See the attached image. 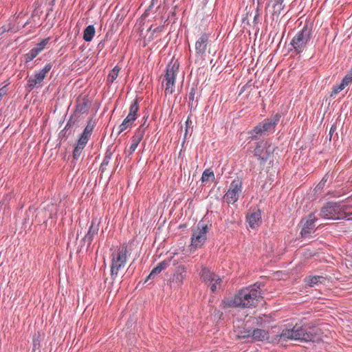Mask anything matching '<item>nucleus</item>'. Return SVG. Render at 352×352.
I'll list each match as a JSON object with an SVG mask.
<instances>
[{
	"instance_id": "15",
	"label": "nucleus",
	"mask_w": 352,
	"mask_h": 352,
	"mask_svg": "<svg viewBox=\"0 0 352 352\" xmlns=\"http://www.w3.org/2000/svg\"><path fill=\"white\" fill-rule=\"evenodd\" d=\"M247 221L252 229L258 228L261 223V212L257 208H250L246 215Z\"/></svg>"
},
{
	"instance_id": "21",
	"label": "nucleus",
	"mask_w": 352,
	"mask_h": 352,
	"mask_svg": "<svg viewBox=\"0 0 352 352\" xmlns=\"http://www.w3.org/2000/svg\"><path fill=\"white\" fill-rule=\"evenodd\" d=\"M325 279L322 276H308L305 278V282L309 287H314L318 284L323 283Z\"/></svg>"
},
{
	"instance_id": "35",
	"label": "nucleus",
	"mask_w": 352,
	"mask_h": 352,
	"mask_svg": "<svg viewBox=\"0 0 352 352\" xmlns=\"http://www.w3.org/2000/svg\"><path fill=\"white\" fill-rule=\"evenodd\" d=\"M161 272V270L157 266H156L152 270V271L148 276L147 280L150 278H153L157 274H160Z\"/></svg>"
},
{
	"instance_id": "25",
	"label": "nucleus",
	"mask_w": 352,
	"mask_h": 352,
	"mask_svg": "<svg viewBox=\"0 0 352 352\" xmlns=\"http://www.w3.org/2000/svg\"><path fill=\"white\" fill-rule=\"evenodd\" d=\"M135 121L129 118H125L122 122L118 126V135L120 134L127 129H129L132 126L133 122Z\"/></svg>"
},
{
	"instance_id": "17",
	"label": "nucleus",
	"mask_w": 352,
	"mask_h": 352,
	"mask_svg": "<svg viewBox=\"0 0 352 352\" xmlns=\"http://www.w3.org/2000/svg\"><path fill=\"white\" fill-rule=\"evenodd\" d=\"M144 124L140 126L135 133H134L133 136L132 137V143L129 147V155L132 154L135 149L137 148L139 143L142 140V139L144 137V133H145V127L144 126Z\"/></svg>"
},
{
	"instance_id": "12",
	"label": "nucleus",
	"mask_w": 352,
	"mask_h": 352,
	"mask_svg": "<svg viewBox=\"0 0 352 352\" xmlns=\"http://www.w3.org/2000/svg\"><path fill=\"white\" fill-rule=\"evenodd\" d=\"M320 216L328 219H340L343 217V214L341 213V209L336 204L328 203L322 208Z\"/></svg>"
},
{
	"instance_id": "33",
	"label": "nucleus",
	"mask_w": 352,
	"mask_h": 352,
	"mask_svg": "<svg viewBox=\"0 0 352 352\" xmlns=\"http://www.w3.org/2000/svg\"><path fill=\"white\" fill-rule=\"evenodd\" d=\"M50 38L43 39L40 43L36 44L34 47L38 50L41 52L45 48L46 45L49 43Z\"/></svg>"
},
{
	"instance_id": "24",
	"label": "nucleus",
	"mask_w": 352,
	"mask_h": 352,
	"mask_svg": "<svg viewBox=\"0 0 352 352\" xmlns=\"http://www.w3.org/2000/svg\"><path fill=\"white\" fill-rule=\"evenodd\" d=\"M96 33L95 28L93 25H88L83 32V39L87 41H91Z\"/></svg>"
},
{
	"instance_id": "38",
	"label": "nucleus",
	"mask_w": 352,
	"mask_h": 352,
	"mask_svg": "<svg viewBox=\"0 0 352 352\" xmlns=\"http://www.w3.org/2000/svg\"><path fill=\"white\" fill-rule=\"evenodd\" d=\"M188 98H189L190 100H191V101L194 100V98H195V89H192L190 90V91L189 92Z\"/></svg>"
},
{
	"instance_id": "16",
	"label": "nucleus",
	"mask_w": 352,
	"mask_h": 352,
	"mask_svg": "<svg viewBox=\"0 0 352 352\" xmlns=\"http://www.w3.org/2000/svg\"><path fill=\"white\" fill-rule=\"evenodd\" d=\"M316 219L314 213H311L305 223L303 225L302 229L301 230V235L302 237L307 238L309 237L311 234L314 233L315 231V221Z\"/></svg>"
},
{
	"instance_id": "4",
	"label": "nucleus",
	"mask_w": 352,
	"mask_h": 352,
	"mask_svg": "<svg viewBox=\"0 0 352 352\" xmlns=\"http://www.w3.org/2000/svg\"><path fill=\"white\" fill-rule=\"evenodd\" d=\"M314 333H315L314 329L312 331H307L301 326L296 324L292 329L283 330L280 337L308 342L314 340Z\"/></svg>"
},
{
	"instance_id": "42",
	"label": "nucleus",
	"mask_w": 352,
	"mask_h": 352,
	"mask_svg": "<svg viewBox=\"0 0 352 352\" xmlns=\"http://www.w3.org/2000/svg\"><path fill=\"white\" fill-rule=\"evenodd\" d=\"M6 31H7V30L6 28L3 27V28H0V34H2L3 33H4Z\"/></svg>"
},
{
	"instance_id": "37",
	"label": "nucleus",
	"mask_w": 352,
	"mask_h": 352,
	"mask_svg": "<svg viewBox=\"0 0 352 352\" xmlns=\"http://www.w3.org/2000/svg\"><path fill=\"white\" fill-rule=\"evenodd\" d=\"M38 338H39V335H38V336L36 337V335H35L34 336V338H33V344H34V348L35 349L36 346H39V340H38Z\"/></svg>"
},
{
	"instance_id": "45",
	"label": "nucleus",
	"mask_w": 352,
	"mask_h": 352,
	"mask_svg": "<svg viewBox=\"0 0 352 352\" xmlns=\"http://www.w3.org/2000/svg\"><path fill=\"white\" fill-rule=\"evenodd\" d=\"M330 133H333L332 129H330Z\"/></svg>"
},
{
	"instance_id": "2",
	"label": "nucleus",
	"mask_w": 352,
	"mask_h": 352,
	"mask_svg": "<svg viewBox=\"0 0 352 352\" xmlns=\"http://www.w3.org/2000/svg\"><path fill=\"white\" fill-rule=\"evenodd\" d=\"M130 254L126 244L117 247L111 254V277L115 280L122 277Z\"/></svg>"
},
{
	"instance_id": "9",
	"label": "nucleus",
	"mask_w": 352,
	"mask_h": 352,
	"mask_svg": "<svg viewBox=\"0 0 352 352\" xmlns=\"http://www.w3.org/2000/svg\"><path fill=\"white\" fill-rule=\"evenodd\" d=\"M199 274L202 281L208 285L212 292H215L222 283L221 278L206 267L202 266Z\"/></svg>"
},
{
	"instance_id": "13",
	"label": "nucleus",
	"mask_w": 352,
	"mask_h": 352,
	"mask_svg": "<svg viewBox=\"0 0 352 352\" xmlns=\"http://www.w3.org/2000/svg\"><path fill=\"white\" fill-rule=\"evenodd\" d=\"M209 44V35L201 34L195 43V54L197 58L204 59Z\"/></svg>"
},
{
	"instance_id": "19",
	"label": "nucleus",
	"mask_w": 352,
	"mask_h": 352,
	"mask_svg": "<svg viewBox=\"0 0 352 352\" xmlns=\"http://www.w3.org/2000/svg\"><path fill=\"white\" fill-rule=\"evenodd\" d=\"M98 232V226H94V222L91 221V225L89 228V230L87 234L85 236L83 240L87 243V245L89 246L94 239L95 235Z\"/></svg>"
},
{
	"instance_id": "30",
	"label": "nucleus",
	"mask_w": 352,
	"mask_h": 352,
	"mask_svg": "<svg viewBox=\"0 0 352 352\" xmlns=\"http://www.w3.org/2000/svg\"><path fill=\"white\" fill-rule=\"evenodd\" d=\"M236 333V336L238 339H244L251 337L252 331L250 330H241L236 329L234 330Z\"/></svg>"
},
{
	"instance_id": "5",
	"label": "nucleus",
	"mask_w": 352,
	"mask_h": 352,
	"mask_svg": "<svg viewBox=\"0 0 352 352\" xmlns=\"http://www.w3.org/2000/svg\"><path fill=\"white\" fill-rule=\"evenodd\" d=\"M52 68V63H47L42 69L36 70L31 76L26 77V88L29 91L34 88L41 87L43 82Z\"/></svg>"
},
{
	"instance_id": "10",
	"label": "nucleus",
	"mask_w": 352,
	"mask_h": 352,
	"mask_svg": "<svg viewBox=\"0 0 352 352\" xmlns=\"http://www.w3.org/2000/svg\"><path fill=\"white\" fill-rule=\"evenodd\" d=\"M208 228L204 223H198L192 230L191 245L195 248H201L207 239Z\"/></svg>"
},
{
	"instance_id": "27",
	"label": "nucleus",
	"mask_w": 352,
	"mask_h": 352,
	"mask_svg": "<svg viewBox=\"0 0 352 352\" xmlns=\"http://www.w3.org/2000/svg\"><path fill=\"white\" fill-rule=\"evenodd\" d=\"M76 111L80 113H84L88 111V101L85 99L79 100L76 106Z\"/></svg>"
},
{
	"instance_id": "41",
	"label": "nucleus",
	"mask_w": 352,
	"mask_h": 352,
	"mask_svg": "<svg viewBox=\"0 0 352 352\" xmlns=\"http://www.w3.org/2000/svg\"><path fill=\"white\" fill-rule=\"evenodd\" d=\"M162 29H163V27H162V26L157 27L153 30V33L160 32L162 31Z\"/></svg>"
},
{
	"instance_id": "34",
	"label": "nucleus",
	"mask_w": 352,
	"mask_h": 352,
	"mask_svg": "<svg viewBox=\"0 0 352 352\" xmlns=\"http://www.w3.org/2000/svg\"><path fill=\"white\" fill-rule=\"evenodd\" d=\"M341 82L345 86L347 87L352 82V73H349L346 74L343 79L342 80Z\"/></svg>"
},
{
	"instance_id": "43",
	"label": "nucleus",
	"mask_w": 352,
	"mask_h": 352,
	"mask_svg": "<svg viewBox=\"0 0 352 352\" xmlns=\"http://www.w3.org/2000/svg\"><path fill=\"white\" fill-rule=\"evenodd\" d=\"M188 120H189V118H188V120H187V121H186V124H188Z\"/></svg>"
},
{
	"instance_id": "44",
	"label": "nucleus",
	"mask_w": 352,
	"mask_h": 352,
	"mask_svg": "<svg viewBox=\"0 0 352 352\" xmlns=\"http://www.w3.org/2000/svg\"><path fill=\"white\" fill-rule=\"evenodd\" d=\"M330 133H333L332 129H330Z\"/></svg>"
},
{
	"instance_id": "39",
	"label": "nucleus",
	"mask_w": 352,
	"mask_h": 352,
	"mask_svg": "<svg viewBox=\"0 0 352 352\" xmlns=\"http://www.w3.org/2000/svg\"><path fill=\"white\" fill-rule=\"evenodd\" d=\"M7 93V91L6 89H5V87H3L1 89H0V100L2 98V97L6 95Z\"/></svg>"
},
{
	"instance_id": "31",
	"label": "nucleus",
	"mask_w": 352,
	"mask_h": 352,
	"mask_svg": "<svg viewBox=\"0 0 352 352\" xmlns=\"http://www.w3.org/2000/svg\"><path fill=\"white\" fill-rule=\"evenodd\" d=\"M119 72L120 69L117 67H115L113 69H111L107 76V81L109 83H113L114 80L118 78Z\"/></svg>"
},
{
	"instance_id": "11",
	"label": "nucleus",
	"mask_w": 352,
	"mask_h": 352,
	"mask_svg": "<svg viewBox=\"0 0 352 352\" xmlns=\"http://www.w3.org/2000/svg\"><path fill=\"white\" fill-rule=\"evenodd\" d=\"M242 192V181L239 179H234L223 197V199L228 204H233L236 202Z\"/></svg>"
},
{
	"instance_id": "36",
	"label": "nucleus",
	"mask_w": 352,
	"mask_h": 352,
	"mask_svg": "<svg viewBox=\"0 0 352 352\" xmlns=\"http://www.w3.org/2000/svg\"><path fill=\"white\" fill-rule=\"evenodd\" d=\"M170 262V260H164V261L160 262V263H158V265L157 266L161 270V271H162V270L166 269L169 266Z\"/></svg>"
},
{
	"instance_id": "29",
	"label": "nucleus",
	"mask_w": 352,
	"mask_h": 352,
	"mask_svg": "<svg viewBox=\"0 0 352 352\" xmlns=\"http://www.w3.org/2000/svg\"><path fill=\"white\" fill-rule=\"evenodd\" d=\"M41 52L36 47H33L28 53L25 55V59L26 62H30L36 58Z\"/></svg>"
},
{
	"instance_id": "8",
	"label": "nucleus",
	"mask_w": 352,
	"mask_h": 352,
	"mask_svg": "<svg viewBox=\"0 0 352 352\" xmlns=\"http://www.w3.org/2000/svg\"><path fill=\"white\" fill-rule=\"evenodd\" d=\"M95 127V123L93 120H89L85 126L83 132L80 135L76 147L73 151V157L78 160L82 154V150L86 146L92 132Z\"/></svg>"
},
{
	"instance_id": "22",
	"label": "nucleus",
	"mask_w": 352,
	"mask_h": 352,
	"mask_svg": "<svg viewBox=\"0 0 352 352\" xmlns=\"http://www.w3.org/2000/svg\"><path fill=\"white\" fill-rule=\"evenodd\" d=\"M284 0H273L271 1L270 5L272 7V14L278 16L285 8L283 4Z\"/></svg>"
},
{
	"instance_id": "6",
	"label": "nucleus",
	"mask_w": 352,
	"mask_h": 352,
	"mask_svg": "<svg viewBox=\"0 0 352 352\" xmlns=\"http://www.w3.org/2000/svg\"><path fill=\"white\" fill-rule=\"evenodd\" d=\"M311 30L309 28L307 25H305L293 37L290 45L297 54H300L304 51L311 38Z\"/></svg>"
},
{
	"instance_id": "23",
	"label": "nucleus",
	"mask_w": 352,
	"mask_h": 352,
	"mask_svg": "<svg viewBox=\"0 0 352 352\" xmlns=\"http://www.w3.org/2000/svg\"><path fill=\"white\" fill-rule=\"evenodd\" d=\"M139 110V105L137 100H134L130 105L129 112L126 118H129L133 120H135L138 118V112Z\"/></svg>"
},
{
	"instance_id": "3",
	"label": "nucleus",
	"mask_w": 352,
	"mask_h": 352,
	"mask_svg": "<svg viewBox=\"0 0 352 352\" xmlns=\"http://www.w3.org/2000/svg\"><path fill=\"white\" fill-rule=\"evenodd\" d=\"M179 66L177 60H175L171 61L166 67V74L162 82L166 96L172 95L175 91V83L179 72Z\"/></svg>"
},
{
	"instance_id": "40",
	"label": "nucleus",
	"mask_w": 352,
	"mask_h": 352,
	"mask_svg": "<svg viewBox=\"0 0 352 352\" xmlns=\"http://www.w3.org/2000/svg\"><path fill=\"white\" fill-rule=\"evenodd\" d=\"M110 159V157L106 155L102 161V166H105V165H107L108 163H109V160Z\"/></svg>"
},
{
	"instance_id": "20",
	"label": "nucleus",
	"mask_w": 352,
	"mask_h": 352,
	"mask_svg": "<svg viewBox=\"0 0 352 352\" xmlns=\"http://www.w3.org/2000/svg\"><path fill=\"white\" fill-rule=\"evenodd\" d=\"M251 337L255 341H263L269 338V333L265 330L255 329L252 331Z\"/></svg>"
},
{
	"instance_id": "7",
	"label": "nucleus",
	"mask_w": 352,
	"mask_h": 352,
	"mask_svg": "<svg viewBox=\"0 0 352 352\" xmlns=\"http://www.w3.org/2000/svg\"><path fill=\"white\" fill-rule=\"evenodd\" d=\"M280 118V115L277 113L270 118L264 120L250 131L249 133L253 139H257L267 131H273L279 122Z\"/></svg>"
},
{
	"instance_id": "28",
	"label": "nucleus",
	"mask_w": 352,
	"mask_h": 352,
	"mask_svg": "<svg viewBox=\"0 0 352 352\" xmlns=\"http://www.w3.org/2000/svg\"><path fill=\"white\" fill-rule=\"evenodd\" d=\"M41 52L36 47H33L28 53L25 55V59L26 62H30L36 58Z\"/></svg>"
},
{
	"instance_id": "26",
	"label": "nucleus",
	"mask_w": 352,
	"mask_h": 352,
	"mask_svg": "<svg viewBox=\"0 0 352 352\" xmlns=\"http://www.w3.org/2000/svg\"><path fill=\"white\" fill-rule=\"evenodd\" d=\"M214 179V174L210 169H206L202 173L201 181L206 183Z\"/></svg>"
},
{
	"instance_id": "32",
	"label": "nucleus",
	"mask_w": 352,
	"mask_h": 352,
	"mask_svg": "<svg viewBox=\"0 0 352 352\" xmlns=\"http://www.w3.org/2000/svg\"><path fill=\"white\" fill-rule=\"evenodd\" d=\"M346 87L340 82V84L338 85H335L332 88V91L331 93V96H334L337 95L338 93H340L341 91H342Z\"/></svg>"
},
{
	"instance_id": "18",
	"label": "nucleus",
	"mask_w": 352,
	"mask_h": 352,
	"mask_svg": "<svg viewBox=\"0 0 352 352\" xmlns=\"http://www.w3.org/2000/svg\"><path fill=\"white\" fill-rule=\"evenodd\" d=\"M266 144L265 143V146H263L260 143H258L254 149V155L263 163L267 161L271 153Z\"/></svg>"
},
{
	"instance_id": "1",
	"label": "nucleus",
	"mask_w": 352,
	"mask_h": 352,
	"mask_svg": "<svg viewBox=\"0 0 352 352\" xmlns=\"http://www.w3.org/2000/svg\"><path fill=\"white\" fill-rule=\"evenodd\" d=\"M261 298V284L255 283L241 289L233 297L223 300V303L225 307L250 308L256 307Z\"/></svg>"
},
{
	"instance_id": "14",
	"label": "nucleus",
	"mask_w": 352,
	"mask_h": 352,
	"mask_svg": "<svg viewBox=\"0 0 352 352\" xmlns=\"http://www.w3.org/2000/svg\"><path fill=\"white\" fill-rule=\"evenodd\" d=\"M186 267L184 265H179L175 267L170 281L177 287H181L186 278Z\"/></svg>"
}]
</instances>
